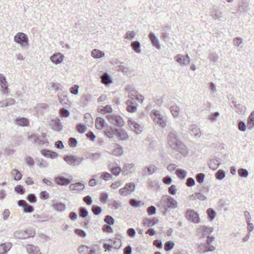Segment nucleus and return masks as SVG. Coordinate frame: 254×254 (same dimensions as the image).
Segmentation results:
<instances>
[{
  "label": "nucleus",
  "instance_id": "obj_1",
  "mask_svg": "<svg viewBox=\"0 0 254 254\" xmlns=\"http://www.w3.org/2000/svg\"><path fill=\"white\" fill-rule=\"evenodd\" d=\"M167 143L172 149L179 152L183 155L186 156L188 154L187 147L179 139L177 132L172 128L170 129L168 134Z\"/></svg>",
  "mask_w": 254,
  "mask_h": 254
},
{
  "label": "nucleus",
  "instance_id": "obj_2",
  "mask_svg": "<svg viewBox=\"0 0 254 254\" xmlns=\"http://www.w3.org/2000/svg\"><path fill=\"white\" fill-rule=\"evenodd\" d=\"M128 112L134 113L139 106L137 101L142 103L144 97L139 94L133 87L128 85Z\"/></svg>",
  "mask_w": 254,
  "mask_h": 254
},
{
  "label": "nucleus",
  "instance_id": "obj_3",
  "mask_svg": "<svg viewBox=\"0 0 254 254\" xmlns=\"http://www.w3.org/2000/svg\"><path fill=\"white\" fill-rule=\"evenodd\" d=\"M159 206H161L165 211L164 214L171 209H175L177 207L178 203L177 201L171 196L164 195L162 197L161 200L158 203Z\"/></svg>",
  "mask_w": 254,
  "mask_h": 254
},
{
  "label": "nucleus",
  "instance_id": "obj_4",
  "mask_svg": "<svg viewBox=\"0 0 254 254\" xmlns=\"http://www.w3.org/2000/svg\"><path fill=\"white\" fill-rule=\"evenodd\" d=\"M152 118L155 123H157L162 128L166 127V121L164 115L158 110H153L151 111Z\"/></svg>",
  "mask_w": 254,
  "mask_h": 254
},
{
  "label": "nucleus",
  "instance_id": "obj_5",
  "mask_svg": "<svg viewBox=\"0 0 254 254\" xmlns=\"http://www.w3.org/2000/svg\"><path fill=\"white\" fill-rule=\"evenodd\" d=\"M215 237L213 236H207L206 244H201L199 246V250L201 252H212L215 250V247L211 245L212 242L214 240Z\"/></svg>",
  "mask_w": 254,
  "mask_h": 254
},
{
  "label": "nucleus",
  "instance_id": "obj_6",
  "mask_svg": "<svg viewBox=\"0 0 254 254\" xmlns=\"http://www.w3.org/2000/svg\"><path fill=\"white\" fill-rule=\"evenodd\" d=\"M186 218L194 223H198L200 222V218L197 212L193 209H188L186 211Z\"/></svg>",
  "mask_w": 254,
  "mask_h": 254
},
{
  "label": "nucleus",
  "instance_id": "obj_7",
  "mask_svg": "<svg viewBox=\"0 0 254 254\" xmlns=\"http://www.w3.org/2000/svg\"><path fill=\"white\" fill-rule=\"evenodd\" d=\"M175 59L181 66L188 65L190 61V58L188 55L184 56L183 55L178 54L175 56Z\"/></svg>",
  "mask_w": 254,
  "mask_h": 254
},
{
  "label": "nucleus",
  "instance_id": "obj_8",
  "mask_svg": "<svg viewBox=\"0 0 254 254\" xmlns=\"http://www.w3.org/2000/svg\"><path fill=\"white\" fill-rule=\"evenodd\" d=\"M128 126L136 134H140L142 131L143 127L137 123L131 121L130 119H128Z\"/></svg>",
  "mask_w": 254,
  "mask_h": 254
},
{
  "label": "nucleus",
  "instance_id": "obj_9",
  "mask_svg": "<svg viewBox=\"0 0 254 254\" xmlns=\"http://www.w3.org/2000/svg\"><path fill=\"white\" fill-rule=\"evenodd\" d=\"M64 160L70 165H76L81 163L82 159L78 158L73 155H67L64 157Z\"/></svg>",
  "mask_w": 254,
  "mask_h": 254
},
{
  "label": "nucleus",
  "instance_id": "obj_10",
  "mask_svg": "<svg viewBox=\"0 0 254 254\" xmlns=\"http://www.w3.org/2000/svg\"><path fill=\"white\" fill-rule=\"evenodd\" d=\"M14 41L21 45H27L28 43V38L24 33L19 32L16 34L15 36Z\"/></svg>",
  "mask_w": 254,
  "mask_h": 254
},
{
  "label": "nucleus",
  "instance_id": "obj_11",
  "mask_svg": "<svg viewBox=\"0 0 254 254\" xmlns=\"http://www.w3.org/2000/svg\"><path fill=\"white\" fill-rule=\"evenodd\" d=\"M72 180L71 177H70L69 179H66L62 176L57 177L55 179L56 183L61 186L68 185L71 182Z\"/></svg>",
  "mask_w": 254,
  "mask_h": 254
},
{
  "label": "nucleus",
  "instance_id": "obj_12",
  "mask_svg": "<svg viewBox=\"0 0 254 254\" xmlns=\"http://www.w3.org/2000/svg\"><path fill=\"white\" fill-rule=\"evenodd\" d=\"M157 170V167L154 165H150L147 167H145L142 169V175H151Z\"/></svg>",
  "mask_w": 254,
  "mask_h": 254
},
{
  "label": "nucleus",
  "instance_id": "obj_13",
  "mask_svg": "<svg viewBox=\"0 0 254 254\" xmlns=\"http://www.w3.org/2000/svg\"><path fill=\"white\" fill-rule=\"evenodd\" d=\"M231 107H234L236 109V111L239 114H243L246 110V107L243 106L240 104H237L236 102L234 100L231 102Z\"/></svg>",
  "mask_w": 254,
  "mask_h": 254
},
{
  "label": "nucleus",
  "instance_id": "obj_14",
  "mask_svg": "<svg viewBox=\"0 0 254 254\" xmlns=\"http://www.w3.org/2000/svg\"><path fill=\"white\" fill-rule=\"evenodd\" d=\"M28 254H42L40 249L32 245H27L26 247Z\"/></svg>",
  "mask_w": 254,
  "mask_h": 254
},
{
  "label": "nucleus",
  "instance_id": "obj_15",
  "mask_svg": "<svg viewBox=\"0 0 254 254\" xmlns=\"http://www.w3.org/2000/svg\"><path fill=\"white\" fill-rule=\"evenodd\" d=\"M18 204L24 208V211L25 212H32L34 210L33 207L32 206L28 205L25 200H19Z\"/></svg>",
  "mask_w": 254,
  "mask_h": 254
},
{
  "label": "nucleus",
  "instance_id": "obj_16",
  "mask_svg": "<svg viewBox=\"0 0 254 254\" xmlns=\"http://www.w3.org/2000/svg\"><path fill=\"white\" fill-rule=\"evenodd\" d=\"M50 59L53 63L59 64L63 61L64 56L62 54L58 53L51 56Z\"/></svg>",
  "mask_w": 254,
  "mask_h": 254
},
{
  "label": "nucleus",
  "instance_id": "obj_17",
  "mask_svg": "<svg viewBox=\"0 0 254 254\" xmlns=\"http://www.w3.org/2000/svg\"><path fill=\"white\" fill-rule=\"evenodd\" d=\"M149 38L151 42L152 45L156 47L157 49L160 50L161 47L159 41L154 34V33L151 32L149 34Z\"/></svg>",
  "mask_w": 254,
  "mask_h": 254
},
{
  "label": "nucleus",
  "instance_id": "obj_18",
  "mask_svg": "<svg viewBox=\"0 0 254 254\" xmlns=\"http://www.w3.org/2000/svg\"><path fill=\"white\" fill-rule=\"evenodd\" d=\"M191 134L196 137H199L201 136V132L199 128L196 125H192L190 127Z\"/></svg>",
  "mask_w": 254,
  "mask_h": 254
},
{
  "label": "nucleus",
  "instance_id": "obj_19",
  "mask_svg": "<svg viewBox=\"0 0 254 254\" xmlns=\"http://www.w3.org/2000/svg\"><path fill=\"white\" fill-rule=\"evenodd\" d=\"M130 47L136 54L141 53V44L138 41H133L131 43Z\"/></svg>",
  "mask_w": 254,
  "mask_h": 254
},
{
  "label": "nucleus",
  "instance_id": "obj_20",
  "mask_svg": "<svg viewBox=\"0 0 254 254\" xmlns=\"http://www.w3.org/2000/svg\"><path fill=\"white\" fill-rule=\"evenodd\" d=\"M15 122L16 125L20 126L27 127L29 125V120L25 118H17Z\"/></svg>",
  "mask_w": 254,
  "mask_h": 254
},
{
  "label": "nucleus",
  "instance_id": "obj_21",
  "mask_svg": "<svg viewBox=\"0 0 254 254\" xmlns=\"http://www.w3.org/2000/svg\"><path fill=\"white\" fill-rule=\"evenodd\" d=\"M158 222V220L156 218L152 219L145 218L143 220V224L147 227L153 226L156 224Z\"/></svg>",
  "mask_w": 254,
  "mask_h": 254
},
{
  "label": "nucleus",
  "instance_id": "obj_22",
  "mask_svg": "<svg viewBox=\"0 0 254 254\" xmlns=\"http://www.w3.org/2000/svg\"><path fill=\"white\" fill-rule=\"evenodd\" d=\"M121 246V241L120 240H117L114 242L113 245L105 244L104 245V248L105 249V251H110L112 248H119Z\"/></svg>",
  "mask_w": 254,
  "mask_h": 254
},
{
  "label": "nucleus",
  "instance_id": "obj_23",
  "mask_svg": "<svg viewBox=\"0 0 254 254\" xmlns=\"http://www.w3.org/2000/svg\"><path fill=\"white\" fill-rule=\"evenodd\" d=\"M247 127L249 129L254 127V111H253L248 118Z\"/></svg>",
  "mask_w": 254,
  "mask_h": 254
},
{
  "label": "nucleus",
  "instance_id": "obj_24",
  "mask_svg": "<svg viewBox=\"0 0 254 254\" xmlns=\"http://www.w3.org/2000/svg\"><path fill=\"white\" fill-rule=\"evenodd\" d=\"M10 243H3L0 245V254H5L11 248Z\"/></svg>",
  "mask_w": 254,
  "mask_h": 254
},
{
  "label": "nucleus",
  "instance_id": "obj_25",
  "mask_svg": "<svg viewBox=\"0 0 254 254\" xmlns=\"http://www.w3.org/2000/svg\"><path fill=\"white\" fill-rule=\"evenodd\" d=\"M69 187L71 190L80 191L84 189V184L81 183H76L75 184H71Z\"/></svg>",
  "mask_w": 254,
  "mask_h": 254
},
{
  "label": "nucleus",
  "instance_id": "obj_26",
  "mask_svg": "<svg viewBox=\"0 0 254 254\" xmlns=\"http://www.w3.org/2000/svg\"><path fill=\"white\" fill-rule=\"evenodd\" d=\"M170 112L174 118L179 116L180 108L176 105H172L170 108Z\"/></svg>",
  "mask_w": 254,
  "mask_h": 254
},
{
  "label": "nucleus",
  "instance_id": "obj_27",
  "mask_svg": "<svg viewBox=\"0 0 254 254\" xmlns=\"http://www.w3.org/2000/svg\"><path fill=\"white\" fill-rule=\"evenodd\" d=\"M219 165L220 164L219 163V161L216 159L210 160L208 164L209 168L212 169V170H216L219 167Z\"/></svg>",
  "mask_w": 254,
  "mask_h": 254
},
{
  "label": "nucleus",
  "instance_id": "obj_28",
  "mask_svg": "<svg viewBox=\"0 0 254 254\" xmlns=\"http://www.w3.org/2000/svg\"><path fill=\"white\" fill-rule=\"evenodd\" d=\"M129 203L130 205L134 208L139 207L141 205H143L144 203L142 202L140 200H137L136 199H130Z\"/></svg>",
  "mask_w": 254,
  "mask_h": 254
},
{
  "label": "nucleus",
  "instance_id": "obj_29",
  "mask_svg": "<svg viewBox=\"0 0 254 254\" xmlns=\"http://www.w3.org/2000/svg\"><path fill=\"white\" fill-rule=\"evenodd\" d=\"M91 55L95 59L100 58L104 56V53L98 49L93 50L92 51Z\"/></svg>",
  "mask_w": 254,
  "mask_h": 254
},
{
  "label": "nucleus",
  "instance_id": "obj_30",
  "mask_svg": "<svg viewBox=\"0 0 254 254\" xmlns=\"http://www.w3.org/2000/svg\"><path fill=\"white\" fill-rule=\"evenodd\" d=\"M105 120L101 118H97L95 121V126L97 128L101 129L105 126Z\"/></svg>",
  "mask_w": 254,
  "mask_h": 254
},
{
  "label": "nucleus",
  "instance_id": "obj_31",
  "mask_svg": "<svg viewBox=\"0 0 254 254\" xmlns=\"http://www.w3.org/2000/svg\"><path fill=\"white\" fill-rule=\"evenodd\" d=\"M42 154L46 157H50L52 158H55L58 156L57 153L46 150H42Z\"/></svg>",
  "mask_w": 254,
  "mask_h": 254
},
{
  "label": "nucleus",
  "instance_id": "obj_32",
  "mask_svg": "<svg viewBox=\"0 0 254 254\" xmlns=\"http://www.w3.org/2000/svg\"><path fill=\"white\" fill-rule=\"evenodd\" d=\"M176 173L178 177L182 180L185 179L187 176V171L181 169H177Z\"/></svg>",
  "mask_w": 254,
  "mask_h": 254
},
{
  "label": "nucleus",
  "instance_id": "obj_33",
  "mask_svg": "<svg viewBox=\"0 0 254 254\" xmlns=\"http://www.w3.org/2000/svg\"><path fill=\"white\" fill-rule=\"evenodd\" d=\"M200 229L203 232L204 236H207L213 231V228L212 227H209L206 226L201 227Z\"/></svg>",
  "mask_w": 254,
  "mask_h": 254
},
{
  "label": "nucleus",
  "instance_id": "obj_34",
  "mask_svg": "<svg viewBox=\"0 0 254 254\" xmlns=\"http://www.w3.org/2000/svg\"><path fill=\"white\" fill-rule=\"evenodd\" d=\"M208 59L211 62H213L214 63L217 62L219 56L215 53L209 52L208 55Z\"/></svg>",
  "mask_w": 254,
  "mask_h": 254
},
{
  "label": "nucleus",
  "instance_id": "obj_35",
  "mask_svg": "<svg viewBox=\"0 0 254 254\" xmlns=\"http://www.w3.org/2000/svg\"><path fill=\"white\" fill-rule=\"evenodd\" d=\"M11 173L14 176V179L16 181H19L21 180L22 177V174L19 171L16 169L13 170Z\"/></svg>",
  "mask_w": 254,
  "mask_h": 254
},
{
  "label": "nucleus",
  "instance_id": "obj_36",
  "mask_svg": "<svg viewBox=\"0 0 254 254\" xmlns=\"http://www.w3.org/2000/svg\"><path fill=\"white\" fill-rule=\"evenodd\" d=\"M207 213L209 220L212 221L216 216V212L212 208H208L207 210Z\"/></svg>",
  "mask_w": 254,
  "mask_h": 254
},
{
  "label": "nucleus",
  "instance_id": "obj_37",
  "mask_svg": "<svg viewBox=\"0 0 254 254\" xmlns=\"http://www.w3.org/2000/svg\"><path fill=\"white\" fill-rule=\"evenodd\" d=\"M53 207L55 209L59 211H63L65 210V206L63 203H56L53 205Z\"/></svg>",
  "mask_w": 254,
  "mask_h": 254
},
{
  "label": "nucleus",
  "instance_id": "obj_38",
  "mask_svg": "<svg viewBox=\"0 0 254 254\" xmlns=\"http://www.w3.org/2000/svg\"><path fill=\"white\" fill-rule=\"evenodd\" d=\"M216 178L219 180H221L225 177V173L222 170H219L215 174Z\"/></svg>",
  "mask_w": 254,
  "mask_h": 254
},
{
  "label": "nucleus",
  "instance_id": "obj_39",
  "mask_svg": "<svg viewBox=\"0 0 254 254\" xmlns=\"http://www.w3.org/2000/svg\"><path fill=\"white\" fill-rule=\"evenodd\" d=\"M174 246V242L172 241H167L165 244L164 249L166 251H169L173 248Z\"/></svg>",
  "mask_w": 254,
  "mask_h": 254
},
{
  "label": "nucleus",
  "instance_id": "obj_40",
  "mask_svg": "<svg viewBox=\"0 0 254 254\" xmlns=\"http://www.w3.org/2000/svg\"><path fill=\"white\" fill-rule=\"evenodd\" d=\"M205 177L204 174L202 173H198L196 175V180L198 183L202 184L204 182Z\"/></svg>",
  "mask_w": 254,
  "mask_h": 254
},
{
  "label": "nucleus",
  "instance_id": "obj_41",
  "mask_svg": "<svg viewBox=\"0 0 254 254\" xmlns=\"http://www.w3.org/2000/svg\"><path fill=\"white\" fill-rule=\"evenodd\" d=\"M238 173L240 177L245 178L247 177L249 175L248 171L246 169L243 168L239 169L238 170Z\"/></svg>",
  "mask_w": 254,
  "mask_h": 254
},
{
  "label": "nucleus",
  "instance_id": "obj_42",
  "mask_svg": "<svg viewBox=\"0 0 254 254\" xmlns=\"http://www.w3.org/2000/svg\"><path fill=\"white\" fill-rule=\"evenodd\" d=\"M112 108L109 105H107L103 108L100 109V113L101 114H105L107 113H111L112 112Z\"/></svg>",
  "mask_w": 254,
  "mask_h": 254
},
{
  "label": "nucleus",
  "instance_id": "obj_43",
  "mask_svg": "<svg viewBox=\"0 0 254 254\" xmlns=\"http://www.w3.org/2000/svg\"><path fill=\"white\" fill-rule=\"evenodd\" d=\"M14 190L16 192L20 194H23L25 192V190L23 187L20 185L16 186L14 188Z\"/></svg>",
  "mask_w": 254,
  "mask_h": 254
},
{
  "label": "nucleus",
  "instance_id": "obj_44",
  "mask_svg": "<svg viewBox=\"0 0 254 254\" xmlns=\"http://www.w3.org/2000/svg\"><path fill=\"white\" fill-rule=\"evenodd\" d=\"M102 81L104 84H108L112 82L111 80L107 74H104L102 77Z\"/></svg>",
  "mask_w": 254,
  "mask_h": 254
},
{
  "label": "nucleus",
  "instance_id": "obj_45",
  "mask_svg": "<svg viewBox=\"0 0 254 254\" xmlns=\"http://www.w3.org/2000/svg\"><path fill=\"white\" fill-rule=\"evenodd\" d=\"M238 126V129L241 131H245L246 130L247 126L245 123L243 121H239Z\"/></svg>",
  "mask_w": 254,
  "mask_h": 254
},
{
  "label": "nucleus",
  "instance_id": "obj_46",
  "mask_svg": "<svg viewBox=\"0 0 254 254\" xmlns=\"http://www.w3.org/2000/svg\"><path fill=\"white\" fill-rule=\"evenodd\" d=\"M39 197L41 199H47L49 197V194L47 191H42L39 194Z\"/></svg>",
  "mask_w": 254,
  "mask_h": 254
},
{
  "label": "nucleus",
  "instance_id": "obj_47",
  "mask_svg": "<svg viewBox=\"0 0 254 254\" xmlns=\"http://www.w3.org/2000/svg\"><path fill=\"white\" fill-rule=\"evenodd\" d=\"M219 113L218 112H216L211 115L209 116V120H210L212 122H214L217 120V118L219 116Z\"/></svg>",
  "mask_w": 254,
  "mask_h": 254
},
{
  "label": "nucleus",
  "instance_id": "obj_48",
  "mask_svg": "<svg viewBox=\"0 0 254 254\" xmlns=\"http://www.w3.org/2000/svg\"><path fill=\"white\" fill-rule=\"evenodd\" d=\"M104 221L109 225H113L114 223V219L109 215L105 217Z\"/></svg>",
  "mask_w": 254,
  "mask_h": 254
},
{
  "label": "nucleus",
  "instance_id": "obj_49",
  "mask_svg": "<svg viewBox=\"0 0 254 254\" xmlns=\"http://www.w3.org/2000/svg\"><path fill=\"white\" fill-rule=\"evenodd\" d=\"M156 209L154 206H151L147 208V212L149 215H152L156 213Z\"/></svg>",
  "mask_w": 254,
  "mask_h": 254
},
{
  "label": "nucleus",
  "instance_id": "obj_50",
  "mask_svg": "<svg viewBox=\"0 0 254 254\" xmlns=\"http://www.w3.org/2000/svg\"><path fill=\"white\" fill-rule=\"evenodd\" d=\"M249 3L247 2H243L240 5H239V9L240 10H247L249 9Z\"/></svg>",
  "mask_w": 254,
  "mask_h": 254
},
{
  "label": "nucleus",
  "instance_id": "obj_51",
  "mask_svg": "<svg viewBox=\"0 0 254 254\" xmlns=\"http://www.w3.org/2000/svg\"><path fill=\"white\" fill-rule=\"evenodd\" d=\"M27 199L31 203H35L37 201L36 197L33 193L29 194L27 196Z\"/></svg>",
  "mask_w": 254,
  "mask_h": 254
},
{
  "label": "nucleus",
  "instance_id": "obj_52",
  "mask_svg": "<svg viewBox=\"0 0 254 254\" xmlns=\"http://www.w3.org/2000/svg\"><path fill=\"white\" fill-rule=\"evenodd\" d=\"M212 15L214 19H219L221 17V13L219 10H214L212 11Z\"/></svg>",
  "mask_w": 254,
  "mask_h": 254
},
{
  "label": "nucleus",
  "instance_id": "obj_53",
  "mask_svg": "<svg viewBox=\"0 0 254 254\" xmlns=\"http://www.w3.org/2000/svg\"><path fill=\"white\" fill-rule=\"evenodd\" d=\"M186 185L189 187L193 186L195 185L194 180L191 177L188 178L187 180Z\"/></svg>",
  "mask_w": 254,
  "mask_h": 254
},
{
  "label": "nucleus",
  "instance_id": "obj_54",
  "mask_svg": "<svg viewBox=\"0 0 254 254\" xmlns=\"http://www.w3.org/2000/svg\"><path fill=\"white\" fill-rule=\"evenodd\" d=\"M102 230L104 232L111 233H113V231L112 227L108 225H105L102 227Z\"/></svg>",
  "mask_w": 254,
  "mask_h": 254
},
{
  "label": "nucleus",
  "instance_id": "obj_55",
  "mask_svg": "<svg viewBox=\"0 0 254 254\" xmlns=\"http://www.w3.org/2000/svg\"><path fill=\"white\" fill-rule=\"evenodd\" d=\"M77 131L80 133H83L86 131V127L82 124L78 125L76 127Z\"/></svg>",
  "mask_w": 254,
  "mask_h": 254
},
{
  "label": "nucleus",
  "instance_id": "obj_56",
  "mask_svg": "<svg viewBox=\"0 0 254 254\" xmlns=\"http://www.w3.org/2000/svg\"><path fill=\"white\" fill-rule=\"evenodd\" d=\"M169 192L173 195H175L177 192V189L176 186L174 185H172L169 188Z\"/></svg>",
  "mask_w": 254,
  "mask_h": 254
},
{
  "label": "nucleus",
  "instance_id": "obj_57",
  "mask_svg": "<svg viewBox=\"0 0 254 254\" xmlns=\"http://www.w3.org/2000/svg\"><path fill=\"white\" fill-rule=\"evenodd\" d=\"M197 199L200 200H204L206 199V197L205 196L204 194L202 193V192H198L196 193Z\"/></svg>",
  "mask_w": 254,
  "mask_h": 254
},
{
  "label": "nucleus",
  "instance_id": "obj_58",
  "mask_svg": "<svg viewBox=\"0 0 254 254\" xmlns=\"http://www.w3.org/2000/svg\"><path fill=\"white\" fill-rule=\"evenodd\" d=\"M135 186L133 183H128V193L133 192L135 189Z\"/></svg>",
  "mask_w": 254,
  "mask_h": 254
},
{
  "label": "nucleus",
  "instance_id": "obj_59",
  "mask_svg": "<svg viewBox=\"0 0 254 254\" xmlns=\"http://www.w3.org/2000/svg\"><path fill=\"white\" fill-rule=\"evenodd\" d=\"M79 214L82 217H85L87 216V211L84 208H80L79 209Z\"/></svg>",
  "mask_w": 254,
  "mask_h": 254
},
{
  "label": "nucleus",
  "instance_id": "obj_60",
  "mask_svg": "<svg viewBox=\"0 0 254 254\" xmlns=\"http://www.w3.org/2000/svg\"><path fill=\"white\" fill-rule=\"evenodd\" d=\"M242 39L240 37H237L233 39V43L235 45L239 46L242 43Z\"/></svg>",
  "mask_w": 254,
  "mask_h": 254
},
{
  "label": "nucleus",
  "instance_id": "obj_61",
  "mask_svg": "<svg viewBox=\"0 0 254 254\" xmlns=\"http://www.w3.org/2000/svg\"><path fill=\"white\" fill-rule=\"evenodd\" d=\"M92 211L94 214L98 215L101 213V209L98 206H93L92 208Z\"/></svg>",
  "mask_w": 254,
  "mask_h": 254
},
{
  "label": "nucleus",
  "instance_id": "obj_62",
  "mask_svg": "<svg viewBox=\"0 0 254 254\" xmlns=\"http://www.w3.org/2000/svg\"><path fill=\"white\" fill-rule=\"evenodd\" d=\"M26 164L29 166H33L34 164L33 159L30 157H27L25 159Z\"/></svg>",
  "mask_w": 254,
  "mask_h": 254
},
{
  "label": "nucleus",
  "instance_id": "obj_63",
  "mask_svg": "<svg viewBox=\"0 0 254 254\" xmlns=\"http://www.w3.org/2000/svg\"><path fill=\"white\" fill-rule=\"evenodd\" d=\"M153 245L159 249H161L163 246L161 241L159 240H154L153 242Z\"/></svg>",
  "mask_w": 254,
  "mask_h": 254
},
{
  "label": "nucleus",
  "instance_id": "obj_64",
  "mask_svg": "<svg viewBox=\"0 0 254 254\" xmlns=\"http://www.w3.org/2000/svg\"><path fill=\"white\" fill-rule=\"evenodd\" d=\"M28 139L29 140L33 141L34 142H37L39 140V138L34 134H32L28 136Z\"/></svg>",
  "mask_w": 254,
  "mask_h": 254
}]
</instances>
